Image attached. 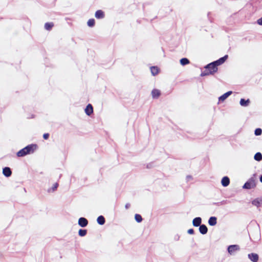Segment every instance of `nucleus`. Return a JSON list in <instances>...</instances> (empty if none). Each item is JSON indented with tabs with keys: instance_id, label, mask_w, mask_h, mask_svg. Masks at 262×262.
<instances>
[{
	"instance_id": "f257e3e1",
	"label": "nucleus",
	"mask_w": 262,
	"mask_h": 262,
	"mask_svg": "<svg viewBox=\"0 0 262 262\" xmlns=\"http://www.w3.org/2000/svg\"><path fill=\"white\" fill-rule=\"evenodd\" d=\"M256 186V182L253 178H249L243 185L242 188L243 189H251L255 188Z\"/></svg>"
},
{
	"instance_id": "f03ea898",
	"label": "nucleus",
	"mask_w": 262,
	"mask_h": 262,
	"mask_svg": "<svg viewBox=\"0 0 262 262\" xmlns=\"http://www.w3.org/2000/svg\"><path fill=\"white\" fill-rule=\"evenodd\" d=\"M204 68L206 70L210 75L214 74L218 70V68H217L212 62L205 66Z\"/></svg>"
},
{
	"instance_id": "7ed1b4c3",
	"label": "nucleus",
	"mask_w": 262,
	"mask_h": 262,
	"mask_svg": "<svg viewBox=\"0 0 262 262\" xmlns=\"http://www.w3.org/2000/svg\"><path fill=\"white\" fill-rule=\"evenodd\" d=\"M27 155L33 154L37 149L38 145L35 143L29 144L25 147Z\"/></svg>"
},
{
	"instance_id": "20e7f679",
	"label": "nucleus",
	"mask_w": 262,
	"mask_h": 262,
	"mask_svg": "<svg viewBox=\"0 0 262 262\" xmlns=\"http://www.w3.org/2000/svg\"><path fill=\"white\" fill-rule=\"evenodd\" d=\"M227 252L230 255H232L234 252L240 250L239 246L238 245H230L227 247Z\"/></svg>"
},
{
	"instance_id": "39448f33",
	"label": "nucleus",
	"mask_w": 262,
	"mask_h": 262,
	"mask_svg": "<svg viewBox=\"0 0 262 262\" xmlns=\"http://www.w3.org/2000/svg\"><path fill=\"white\" fill-rule=\"evenodd\" d=\"M228 58V55H225L223 57L220 58L219 59L212 61V63L215 65V66L218 68V66L222 65L223 64L226 60Z\"/></svg>"
},
{
	"instance_id": "423d86ee",
	"label": "nucleus",
	"mask_w": 262,
	"mask_h": 262,
	"mask_svg": "<svg viewBox=\"0 0 262 262\" xmlns=\"http://www.w3.org/2000/svg\"><path fill=\"white\" fill-rule=\"evenodd\" d=\"M251 204L257 208L262 207V196L253 199L251 201Z\"/></svg>"
},
{
	"instance_id": "0eeeda50",
	"label": "nucleus",
	"mask_w": 262,
	"mask_h": 262,
	"mask_svg": "<svg viewBox=\"0 0 262 262\" xmlns=\"http://www.w3.org/2000/svg\"><path fill=\"white\" fill-rule=\"evenodd\" d=\"M89 224L88 220L84 217H80L78 221V225L84 228L88 226Z\"/></svg>"
},
{
	"instance_id": "6e6552de",
	"label": "nucleus",
	"mask_w": 262,
	"mask_h": 262,
	"mask_svg": "<svg viewBox=\"0 0 262 262\" xmlns=\"http://www.w3.org/2000/svg\"><path fill=\"white\" fill-rule=\"evenodd\" d=\"M232 93V91H229L220 96L219 97V103L223 102Z\"/></svg>"
},
{
	"instance_id": "1a4fd4ad",
	"label": "nucleus",
	"mask_w": 262,
	"mask_h": 262,
	"mask_svg": "<svg viewBox=\"0 0 262 262\" xmlns=\"http://www.w3.org/2000/svg\"><path fill=\"white\" fill-rule=\"evenodd\" d=\"M84 112L86 115L91 116L93 114V105L89 103L84 108Z\"/></svg>"
},
{
	"instance_id": "9d476101",
	"label": "nucleus",
	"mask_w": 262,
	"mask_h": 262,
	"mask_svg": "<svg viewBox=\"0 0 262 262\" xmlns=\"http://www.w3.org/2000/svg\"><path fill=\"white\" fill-rule=\"evenodd\" d=\"M248 257L252 262H257L259 259V255L255 253H251L248 254Z\"/></svg>"
},
{
	"instance_id": "9b49d317",
	"label": "nucleus",
	"mask_w": 262,
	"mask_h": 262,
	"mask_svg": "<svg viewBox=\"0 0 262 262\" xmlns=\"http://www.w3.org/2000/svg\"><path fill=\"white\" fill-rule=\"evenodd\" d=\"M12 170L9 167H5L3 168V174L7 178L10 177L12 175Z\"/></svg>"
},
{
	"instance_id": "f8f14e48",
	"label": "nucleus",
	"mask_w": 262,
	"mask_h": 262,
	"mask_svg": "<svg viewBox=\"0 0 262 262\" xmlns=\"http://www.w3.org/2000/svg\"><path fill=\"white\" fill-rule=\"evenodd\" d=\"M202 219L201 217H195L192 220V225L194 227H198L202 225Z\"/></svg>"
},
{
	"instance_id": "ddd939ff",
	"label": "nucleus",
	"mask_w": 262,
	"mask_h": 262,
	"mask_svg": "<svg viewBox=\"0 0 262 262\" xmlns=\"http://www.w3.org/2000/svg\"><path fill=\"white\" fill-rule=\"evenodd\" d=\"M95 16L97 19H103L105 17V13L102 10H98L95 13Z\"/></svg>"
},
{
	"instance_id": "4468645a",
	"label": "nucleus",
	"mask_w": 262,
	"mask_h": 262,
	"mask_svg": "<svg viewBox=\"0 0 262 262\" xmlns=\"http://www.w3.org/2000/svg\"><path fill=\"white\" fill-rule=\"evenodd\" d=\"M199 231L200 233L203 235L206 234L208 231V229L206 225L202 224L199 226Z\"/></svg>"
},
{
	"instance_id": "2eb2a0df",
	"label": "nucleus",
	"mask_w": 262,
	"mask_h": 262,
	"mask_svg": "<svg viewBox=\"0 0 262 262\" xmlns=\"http://www.w3.org/2000/svg\"><path fill=\"white\" fill-rule=\"evenodd\" d=\"M250 99H245V98H241L239 101V104L243 107H247L250 104Z\"/></svg>"
},
{
	"instance_id": "dca6fc26",
	"label": "nucleus",
	"mask_w": 262,
	"mask_h": 262,
	"mask_svg": "<svg viewBox=\"0 0 262 262\" xmlns=\"http://www.w3.org/2000/svg\"><path fill=\"white\" fill-rule=\"evenodd\" d=\"M217 217L214 216H210L208 220V223L209 226H214L217 224Z\"/></svg>"
},
{
	"instance_id": "f3484780",
	"label": "nucleus",
	"mask_w": 262,
	"mask_h": 262,
	"mask_svg": "<svg viewBox=\"0 0 262 262\" xmlns=\"http://www.w3.org/2000/svg\"><path fill=\"white\" fill-rule=\"evenodd\" d=\"M161 94V91L158 89H154L151 91V96L153 99H158Z\"/></svg>"
},
{
	"instance_id": "a211bd4d",
	"label": "nucleus",
	"mask_w": 262,
	"mask_h": 262,
	"mask_svg": "<svg viewBox=\"0 0 262 262\" xmlns=\"http://www.w3.org/2000/svg\"><path fill=\"white\" fill-rule=\"evenodd\" d=\"M230 184V179L227 176H224L221 180V184L223 187H227Z\"/></svg>"
},
{
	"instance_id": "6ab92c4d",
	"label": "nucleus",
	"mask_w": 262,
	"mask_h": 262,
	"mask_svg": "<svg viewBox=\"0 0 262 262\" xmlns=\"http://www.w3.org/2000/svg\"><path fill=\"white\" fill-rule=\"evenodd\" d=\"M150 69L151 75L154 76L157 75L160 71V69L157 66H151Z\"/></svg>"
},
{
	"instance_id": "aec40b11",
	"label": "nucleus",
	"mask_w": 262,
	"mask_h": 262,
	"mask_svg": "<svg viewBox=\"0 0 262 262\" xmlns=\"http://www.w3.org/2000/svg\"><path fill=\"white\" fill-rule=\"evenodd\" d=\"M16 156L17 157H24L27 155L25 147L23 148L22 149H20L19 151H18L16 154Z\"/></svg>"
},
{
	"instance_id": "412c9836",
	"label": "nucleus",
	"mask_w": 262,
	"mask_h": 262,
	"mask_svg": "<svg viewBox=\"0 0 262 262\" xmlns=\"http://www.w3.org/2000/svg\"><path fill=\"white\" fill-rule=\"evenodd\" d=\"M97 222L100 225H103L105 223V219L103 215H100L97 217Z\"/></svg>"
},
{
	"instance_id": "4be33fe9",
	"label": "nucleus",
	"mask_w": 262,
	"mask_h": 262,
	"mask_svg": "<svg viewBox=\"0 0 262 262\" xmlns=\"http://www.w3.org/2000/svg\"><path fill=\"white\" fill-rule=\"evenodd\" d=\"M54 26V25L53 22H47V23H45L44 27H45V29L46 30L50 31L52 29Z\"/></svg>"
},
{
	"instance_id": "5701e85b",
	"label": "nucleus",
	"mask_w": 262,
	"mask_h": 262,
	"mask_svg": "<svg viewBox=\"0 0 262 262\" xmlns=\"http://www.w3.org/2000/svg\"><path fill=\"white\" fill-rule=\"evenodd\" d=\"M58 186H59V184L57 182L54 183L52 187L49 188L48 189V190H47L48 192H49V193L54 192V191H55L57 190Z\"/></svg>"
},
{
	"instance_id": "b1692460",
	"label": "nucleus",
	"mask_w": 262,
	"mask_h": 262,
	"mask_svg": "<svg viewBox=\"0 0 262 262\" xmlns=\"http://www.w3.org/2000/svg\"><path fill=\"white\" fill-rule=\"evenodd\" d=\"M180 63L182 66H184L189 64L190 63V61L187 58L183 57L180 60Z\"/></svg>"
},
{
	"instance_id": "393cba45",
	"label": "nucleus",
	"mask_w": 262,
	"mask_h": 262,
	"mask_svg": "<svg viewBox=\"0 0 262 262\" xmlns=\"http://www.w3.org/2000/svg\"><path fill=\"white\" fill-rule=\"evenodd\" d=\"M254 159L257 161L260 162L262 160V154L260 152H257L254 156Z\"/></svg>"
},
{
	"instance_id": "a878e982",
	"label": "nucleus",
	"mask_w": 262,
	"mask_h": 262,
	"mask_svg": "<svg viewBox=\"0 0 262 262\" xmlns=\"http://www.w3.org/2000/svg\"><path fill=\"white\" fill-rule=\"evenodd\" d=\"M78 235L80 237H83L85 236L88 233L87 229H80L78 230Z\"/></svg>"
},
{
	"instance_id": "bb28decb",
	"label": "nucleus",
	"mask_w": 262,
	"mask_h": 262,
	"mask_svg": "<svg viewBox=\"0 0 262 262\" xmlns=\"http://www.w3.org/2000/svg\"><path fill=\"white\" fill-rule=\"evenodd\" d=\"M87 25L88 27L92 28L95 25V20L94 18H90L87 21Z\"/></svg>"
},
{
	"instance_id": "cd10ccee",
	"label": "nucleus",
	"mask_w": 262,
	"mask_h": 262,
	"mask_svg": "<svg viewBox=\"0 0 262 262\" xmlns=\"http://www.w3.org/2000/svg\"><path fill=\"white\" fill-rule=\"evenodd\" d=\"M135 220L138 223H140L142 222L143 218L140 214L136 213L135 214Z\"/></svg>"
},
{
	"instance_id": "c85d7f7f",
	"label": "nucleus",
	"mask_w": 262,
	"mask_h": 262,
	"mask_svg": "<svg viewBox=\"0 0 262 262\" xmlns=\"http://www.w3.org/2000/svg\"><path fill=\"white\" fill-rule=\"evenodd\" d=\"M228 200H223L220 202H214L212 203V204L216 206L224 205L228 203Z\"/></svg>"
},
{
	"instance_id": "c756f323",
	"label": "nucleus",
	"mask_w": 262,
	"mask_h": 262,
	"mask_svg": "<svg viewBox=\"0 0 262 262\" xmlns=\"http://www.w3.org/2000/svg\"><path fill=\"white\" fill-rule=\"evenodd\" d=\"M262 134V129L261 128H256L254 130V135L256 136H260Z\"/></svg>"
},
{
	"instance_id": "7c9ffc66",
	"label": "nucleus",
	"mask_w": 262,
	"mask_h": 262,
	"mask_svg": "<svg viewBox=\"0 0 262 262\" xmlns=\"http://www.w3.org/2000/svg\"><path fill=\"white\" fill-rule=\"evenodd\" d=\"M156 166L155 162H150L146 165V168L148 169L152 168Z\"/></svg>"
},
{
	"instance_id": "2f4dec72",
	"label": "nucleus",
	"mask_w": 262,
	"mask_h": 262,
	"mask_svg": "<svg viewBox=\"0 0 262 262\" xmlns=\"http://www.w3.org/2000/svg\"><path fill=\"white\" fill-rule=\"evenodd\" d=\"M208 75H210V74L209 73V72L208 71H207L206 70H205L204 71H202L200 75V76L201 77L206 76H208Z\"/></svg>"
},
{
	"instance_id": "473e14b6",
	"label": "nucleus",
	"mask_w": 262,
	"mask_h": 262,
	"mask_svg": "<svg viewBox=\"0 0 262 262\" xmlns=\"http://www.w3.org/2000/svg\"><path fill=\"white\" fill-rule=\"evenodd\" d=\"M187 233L190 235H193L194 234V230L193 228L189 229L187 230Z\"/></svg>"
},
{
	"instance_id": "72a5a7b5",
	"label": "nucleus",
	"mask_w": 262,
	"mask_h": 262,
	"mask_svg": "<svg viewBox=\"0 0 262 262\" xmlns=\"http://www.w3.org/2000/svg\"><path fill=\"white\" fill-rule=\"evenodd\" d=\"M180 235L179 234H176L173 236V240L174 241H178L180 239Z\"/></svg>"
},
{
	"instance_id": "f704fd0d",
	"label": "nucleus",
	"mask_w": 262,
	"mask_h": 262,
	"mask_svg": "<svg viewBox=\"0 0 262 262\" xmlns=\"http://www.w3.org/2000/svg\"><path fill=\"white\" fill-rule=\"evenodd\" d=\"M42 137L45 140H48L49 138L50 134L49 133H45L43 134Z\"/></svg>"
},
{
	"instance_id": "c9c22d12",
	"label": "nucleus",
	"mask_w": 262,
	"mask_h": 262,
	"mask_svg": "<svg viewBox=\"0 0 262 262\" xmlns=\"http://www.w3.org/2000/svg\"><path fill=\"white\" fill-rule=\"evenodd\" d=\"M257 23L260 26H262V16L257 20Z\"/></svg>"
},
{
	"instance_id": "e433bc0d",
	"label": "nucleus",
	"mask_w": 262,
	"mask_h": 262,
	"mask_svg": "<svg viewBox=\"0 0 262 262\" xmlns=\"http://www.w3.org/2000/svg\"><path fill=\"white\" fill-rule=\"evenodd\" d=\"M192 179H193V178H192V177L191 175H187L186 176V180H187V181H188L190 180H191Z\"/></svg>"
},
{
	"instance_id": "4c0bfd02",
	"label": "nucleus",
	"mask_w": 262,
	"mask_h": 262,
	"mask_svg": "<svg viewBox=\"0 0 262 262\" xmlns=\"http://www.w3.org/2000/svg\"><path fill=\"white\" fill-rule=\"evenodd\" d=\"M130 206V204H129V203H126V204H125V208L126 209H129V208Z\"/></svg>"
},
{
	"instance_id": "58836bf2",
	"label": "nucleus",
	"mask_w": 262,
	"mask_h": 262,
	"mask_svg": "<svg viewBox=\"0 0 262 262\" xmlns=\"http://www.w3.org/2000/svg\"><path fill=\"white\" fill-rule=\"evenodd\" d=\"M256 176H257V174L256 173H255L253 174L251 178H253V179L255 180Z\"/></svg>"
},
{
	"instance_id": "ea45409f",
	"label": "nucleus",
	"mask_w": 262,
	"mask_h": 262,
	"mask_svg": "<svg viewBox=\"0 0 262 262\" xmlns=\"http://www.w3.org/2000/svg\"><path fill=\"white\" fill-rule=\"evenodd\" d=\"M259 179L260 182L262 183V174L259 176Z\"/></svg>"
},
{
	"instance_id": "a19ab883",
	"label": "nucleus",
	"mask_w": 262,
	"mask_h": 262,
	"mask_svg": "<svg viewBox=\"0 0 262 262\" xmlns=\"http://www.w3.org/2000/svg\"><path fill=\"white\" fill-rule=\"evenodd\" d=\"M196 245V244L195 243H194L192 245H191V247L192 248Z\"/></svg>"
},
{
	"instance_id": "79ce46f5",
	"label": "nucleus",
	"mask_w": 262,
	"mask_h": 262,
	"mask_svg": "<svg viewBox=\"0 0 262 262\" xmlns=\"http://www.w3.org/2000/svg\"><path fill=\"white\" fill-rule=\"evenodd\" d=\"M210 14H211V12H209L208 13V14H207V16H208V17H209V15H210Z\"/></svg>"
},
{
	"instance_id": "37998d69",
	"label": "nucleus",
	"mask_w": 262,
	"mask_h": 262,
	"mask_svg": "<svg viewBox=\"0 0 262 262\" xmlns=\"http://www.w3.org/2000/svg\"><path fill=\"white\" fill-rule=\"evenodd\" d=\"M34 115H32L31 118H34Z\"/></svg>"
}]
</instances>
